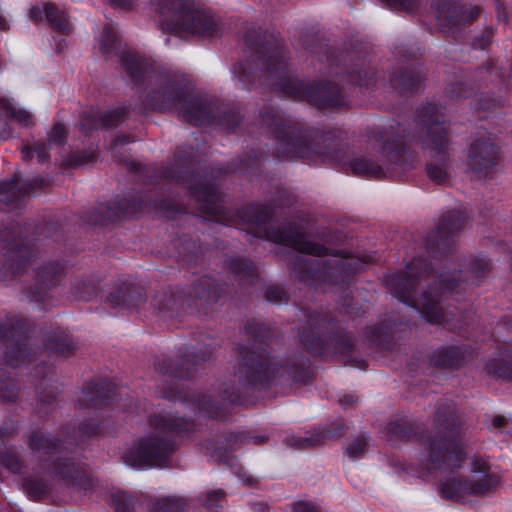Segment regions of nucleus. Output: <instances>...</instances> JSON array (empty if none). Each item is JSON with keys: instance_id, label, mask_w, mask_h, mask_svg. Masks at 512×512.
Returning a JSON list of instances; mask_svg holds the SVG:
<instances>
[{"instance_id": "obj_1", "label": "nucleus", "mask_w": 512, "mask_h": 512, "mask_svg": "<svg viewBox=\"0 0 512 512\" xmlns=\"http://www.w3.org/2000/svg\"><path fill=\"white\" fill-rule=\"evenodd\" d=\"M426 462L429 470H442L448 475L442 480L443 497L464 500L470 495H484L499 484V478L491 472L489 462L481 457L473 458L470 476L462 479L453 470L461 468L467 459L460 427L453 418H446L433 438H426Z\"/></svg>"}, {"instance_id": "obj_2", "label": "nucleus", "mask_w": 512, "mask_h": 512, "mask_svg": "<svg viewBox=\"0 0 512 512\" xmlns=\"http://www.w3.org/2000/svg\"><path fill=\"white\" fill-rule=\"evenodd\" d=\"M261 126L277 138V150L282 159L302 158L315 163L334 161L357 176L376 178L384 175L380 164L364 156L347 159L339 141L330 134H313L297 128L274 108L261 114Z\"/></svg>"}, {"instance_id": "obj_3", "label": "nucleus", "mask_w": 512, "mask_h": 512, "mask_svg": "<svg viewBox=\"0 0 512 512\" xmlns=\"http://www.w3.org/2000/svg\"><path fill=\"white\" fill-rule=\"evenodd\" d=\"M420 259L414 260L407 266L406 272L396 273L388 277L387 286L399 301L414 308L429 323L441 324L449 320L448 314L443 311L442 302L447 299V294H452L457 288H462L460 282L461 271L453 270L441 272L439 275V287L429 288L419 297L416 291L423 287L422 274L418 275L416 270L421 266V271L428 274L427 264L422 268Z\"/></svg>"}, {"instance_id": "obj_4", "label": "nucleus", "mask_w": 512, "mask_h": 512, "mask_svg": "<svg viewBox=\"0 0 512 512\" xmlns=\"http://www.w3.org/2000/svg\"><path fill=\"white\" fill-rule=\"evenodd\" d=\"M259 64L273 76V85L292 98L307 99L317 107H338L345 101L338 86L330 82L305 84L285 73L288 56L278 41L255 43Z\"/></svg>"}, {"instance_id": "obj_5", "label": "nucleus", "mask_w": 512, "mask_h": 512, "mask_svg": "<svg viewBox=\"0 0 512 512\" xmlns=\"http://www.w3.org/2000/svg\"><path fill=\"white\" fill-rule=\"evenodd\" d=\"M265 237L275 243L283 244L293 248L302 254L312 256H326L325 259L316 260L310 263L309 269L301 275V280L309 282L323 281L339 285L347 281L350 274L358 270L353 266V262L347 258L338 255H328L327 249L322 245L307 240L302 234L294 228L287 229H267L264 231Z\"/></svg>"}, {"instance_id": "obj_6", "label": "nucleus", "mask_w": 512, "mask_h": 512, "mask_svg": "<svg viewBox=\"0 0 512 512\" xmlns=\"http://www.w3.org/2000/svg\"><path fill=\"white\" fill-rule=\"evenodd\" d=\"M152 431L140 437L122 459L132 468L143 469L161 466L173 447L170 435H183L194 430V424L185 419L176 420L170 413L154 415L149 420Z\"/></svg>"}, {"instance_id": "obj_7", "label": "nucleus", "mask_w": 512, "mask_h": 512, "mask_svg": "<svg viewBox=\"0 0 512 512\" xmlns=\"http://www.w3.org/2000/svg\"><path fill=\"white\" fill-rule=\"evenodd\" d=\"M153 6L166 33L178 37L218 33L219 23L212 11L192 0H153Z\"/></svg>"}, {"instance_id": "obj_8", "label": "nucleus", "mask_w": 512, "mask_h": 512, "mask_svg": "<svg viewBox=\"0 0 512 512\" xmlns=\"http://www.w3.org/2000/svg\"><path fill=\"white\" fill-rule=\"evenodd\" d=\"M417 122L424 133L422 139L424 149L431 150L435 157H439V162L431 161L427 164V175L436 183H444L449 176L448 173V138L446 129L443 125V117L439 112L437 105L428 104L418 112Z\"/></svg>"}, {"instance_id": "obj_9", "label": "nucleus", "mask_w": 512, "mask_h": 512, "mask_svg": "<svg viewBox=\"0 0 512 512\" xmlns=\"http://www.w3.org/2000/svg\"><path fill=\"white\" fill-rule=\"evenodd\" d=\"M147 105L155 110L176 108L181 116L195 125L210 121L209 105L201 99H192L189 88L175 80H166L147 96Z\"/></svg>"}, {"instance_id": "obj_10", "label": "nucleus", "mask_w": 512, "mask_h": 512, "mask_svg": "<svg viewBox=\"0 0 512 512\" xmlns=\"http://www.w3.org/2000/svg\"><path fill=\"white\" fill-rule=\"evenodd\" d=\"M238 366L239 370L234 376L242 385H267L284 372V367L273 360L264 349L241 350Z\"/></svg>"}, {"instance_id": "obj_11", "label": "nucleus", "mask_w": 512, "mask_h": 512, "mask_svg": "<svg viewBox=\"0 0 512 512\" xmlns=\"http://www.w3.org/2000/svg\"><path fill=\"white\" fill-rule=\"evenodd\" d=\"M51 473L55 479L69 486L85 490L92 486L91 479L84 468L70 458L56 459Z\"/></svg>"}, {"instance_id": "obj_12", "label": "nucleus", "mask_w": 512, "mask_h": 512, "mask_svg": "<svg viewBox=\"0 0 512 512\" xmlns=\"http://www.w3.org/2000/svg\"><path fill=\"white\" fill-rule=\"evenodd\" d=\"M497 163V150L488 139H478L472 143L469 151V166L478 174L487 175L488 170Z\"/></svg>"}, {"instance_id": "obj_13", "label": "nucleus", "mask_w": 512, "mask_h": 512, "mask_svg": "<svg viewBox=\"0 0 512 512\" xmlns=\"http://www.w3.org/2000/svg\"><path fill=\"white\" fill-rule=\"evenodd\" d=\"M30 18L35 22L47 20L53 28L63 33H68L71 30V25L65 12L59 10L54 4L49 2L32 6L30 9Z\"/></svg>"}, {"instance_id": "obj_14", "label": "nucleus", "mask_w": 512, "mask_h": 512, "mask_svg": "<svg viewBox=\"0 0 512 512\" xmlns=\"http://www.w3.org/2000/svg\"><path fill=\"white\" fill-rule=\"evenodd\" d=\"M462 227L460 218L456 212H451L445 216L437 230L429 236L430 247H445L448 243L449 237L455 234Z\"/></svg>"}, {"instance_id": "obj_15", "label": "nucleus", "mask_w": 512, "mask_h": 512, "mask_svg": "<svg viewBox=\"0 0 512 512\" xmlns=\"http://www.w3.org/2000/svg\"><path fill=\"white\" fill-rule=\"evenodd\" d=\"M144 300L143 292L132 284L124 285L108 297L109 303L115 308H137Z\"/></svg>"}, {"instance_id": "obj_16", "label": "nucleus", "mask_w": 512, "mask_h": 512, "mask_svg": "<svg viewBox=\"0 0 512 512\" xmlns=\"http://www.w3.org/2000/svg\"><path fill=\"white\" fill-rule=\"evenodd\" d=\"M466 352L461 346L441 347L433 353L431 360L436 366L453 367L466 359Z\"/></svg>"}, {"instance_id": "obj_17", "label": "nucleus", "mask_w": 512, "mask_h": 512, "mask_svg": "<svg viewBox=\"0 0 512 512\" xmlns=\"http://www.w3.org/2000/svg\"><path fill=\"white\" fill-rule=\"evenodd\" d=\"M401 125L396 123L395 126L391 125L389 130H385L378 135L374 136L373 148L377 149L381 154H393L398 153V147L401 143L399 136H395V133H399Z\"/></svg>"}, {"instance_id": "obj_18", "label": "nucleus", "mask_w": 512, "mask_h": 512, "mask_svg": "<svg viewBox=\"0 0 512 512\" xmlns=\"http://www.w3.org/2000/svg\"><path fill=\"white\" fill-rule=\"evenodd\" d=\"M114 389L115 385L105 380L100 383H93L86 392V395L92 405H104L115 395Z\"/></svg>"}, {"instance_id": "obj_19", "label": "nucleus", "mask_w": 512, "mask_h": 512, "mask_svg": "<svg viewBox=\"0 0 512 512\" xmlns=\"http://www.w3.org/2000/svg\"><path fill=\"white\" fill-rule=\"evenodd\" d=\"M486 369L495 377L512 380V348L506 352L505 357L490 359L486 364Z\"/></svg>"}, {"instance_id": "obj_20", "label": "nucleus", "mask_w": 512, "mask_h": 512, "mask_svg": "<svg viewBox=\"0 0 512 512\" xmlns=\"http://www.w3.org/2000/svg\"><path fill=\"white\" fill-rule=\"evenodd\" d=\"M338 435V433L331 432V430L327 429L326 427L318 428L310 436L297 438L292 442H289V445L296 449H303L309 446L320 445L324 443L327 438L336 437Z\"/></svg>"}, {"instance_id": "obj_21", "label": "nucleus", "mask_w": 512, "mask_h": 512, "mask_svg": "<svg viewBox=\"0 0 512 512\" xmlns=\"http://www.w3.org/2000/svg\"><path fill=\"white\" fill-rule=\"evenodd\" d=\"M123 64L130 76L138 78L144 75L146 65L144 59L134 52H127L122 56Z\"/></svg>"}, {"instance_id": "obj_22", "label": "nucleus", "mask_w": 512, "mask_h": 512, "mask_svg": "<svg viewBox=\"0 0 512 512\" xmlns=\"http://www.w3.org/2000/svg\"><path fill=\"white\" fill-rule=\"evenodd\" d=\"M30 447L43 454H52L59 449V443L54 438L36 433L30 438Z\"/></svg>"}, {"instance_id": "obj_23", "label": "nucleus", "mask_w": 512, "mask_h": 512, "mask_svg": "<svg viewBox=\"0 0 512 512\" xmlns=\"http://www.w3.org/2000/svg\"><path fill=\"white\" fill-rule=\"evenodd\" d=\"M184 508V502L180 498H163L158 500L152 512H181Z\"/></svg>"}, {"instance_id": "obj_24", "label": "nucleus", "mask_w": 512, "mask_h": 512, "mask_svg": "<svg viewBox=\"0 0 512 512\" xmlns=\"http://www.w3.org/2000/svg\"><path fill=\"white\" fill-rule=\"evenodd\" d=\"M6 115L9 119L16 120L20 125L24 127L33 125V117L30 112L24 109L15 108L10 103L7 104Z\"/></svg>"}, {"instance_id": "obj_25", "label": "nucleus", "mask_w": 512, "mask_h": 512, "mask_svg": "<svg viewBox=\"0 0 512 512\" xmlns=\"http://www.w3.org/2000/svg\"><path fill=\"white\" fill-rule=\"evenodd\" d=\"M116 512H130L133 501L126 492L117 491L111 495Z\"/></svg>"}, {"instance_id": "obj_26", "label": "nucleus", "mask_w": 512, "mask_h": 512, "mask_svg": "<svg viewBox=\"0 0 512 512\" xmlns=\"http://www.w3.org/2000/svg\"><path fill=\"white\" fill-rule=\"evenodd\" d=\"M199 286H201V291H199L198 287L195 289V294L199 298L211 299L216 294V289L211 277L203 276L200 278Z\"/></svg>"}, {"instance_id": "obj_27", "label": "nucleus", "mask_w": 512, "mask_h": 512, "mask_svg": "<svg viewBox=\"0 0 512 512\" xmlns=\"http://www.w3.org/2000/svg\"><path fill=\"white\" fill-rule=\"evenodd\" d=\"M22 153L25 158H32L35 154L40 162L46 160L48 157L47 145L42 142L36 143L33 147H24Z\"/></svg>"}, {"instance_id": "obj_28", "label": "nucleus", "mask_w": 512, "mask_h": 512, "mask_svg": "<svg viewBox=\"0 0 512 512\" xmlns=\"http://www.w3.org/2000/svg\"><path fill=\"white\" fill-rule=\"evenodd\" d=\"M367 448V439L365 436H359L352 440L347 447V454L352 458L361 456Z\"/></svg>"}, {"instance_id": "obj_29", "label": "nucleus", "mask_w": 512, "mask_h": 512, "mask_svg": "<svg viewBox=\"0 0 512 512\" xmlns=\"http://www.w3.org/2000/svg\"><path fill=\"white\" fill-rule=\"evenodd\" d=\"M193 405L197 407L200 412H203L210 417H218L214 405L212 404L210 398H207L206 396L193 399Z\"/></svg>"}, {"instance_id": "obj_30", "label": "nucleus", "mask_w": 512, "mask_h": 512, "mask_svg": "<svg viewBox=\"0 0 512 512\" xmlns=\"http://www.w3.org/2000/svg\"><path fill=\"white\" fill-rule=\"evenodd\" d=\"M155 368L157 371L163 374L170 372L171 375H173L175 378H184L189 375L188 371H183L179 368L172 369L170 360H163L162 362L157 363Z\"/></svg>"}, {"instance_id": "obj_31", "label": "nucleus", "mask_w": 512, "mask_h": 512, "mask_svg": "<svg viewBox=\"0 0 512 512\" xmlns=\"http://www.w3.org/2000/svg\"><path fill=\"white\" fill-rule=\"evenodd\" d=\"M116 45V35L110 27L103 29L101 46L104 53H109Z\"/></svg>"}, {"instance_id": "obj_32", "label": "nucleus", "mask_w": 512, "mask_h": 512, "mask_svg": "<svg viewBox=\"0 0 512 512\" xmlns=\"http://www.w3.org/2000/svg\"><path fill=\"white\" fill-rule=\"evenodd\" d=\"M66 139V129L61 123H56L48 133L50 144H61Z\"/></svg>"}, {"instance_id": "obj_33", "label": "nucleus", "mask_w": 512, "mask_h": 512, "mask_svg": "<svg viewBox=\"0 0 512 512\" xmlns=\"http://www.w3.org/2000/svg\"><path fill=\"white\" fill-rule=\"evenodd\" d=\"M25 358V350L20 347L12 348L6 353V360L11 366H16L19 362H25Z\"/></svg>"}, {"instance_id": "obj_34", "label": "nucleus", "mask_w": 512, "mask_h": 512, "mask_svg": "<svg viewBox=\"0 0 512 512\" xmlns=\"http://www.w3.org/2000/svg\"><path fill=\"white\" fill-rule=\"evenodd\" d=\"M232 269L237 275L244 276L252 275L254 267L246 260H237L233 263Z\"/></svg>"}, {"instance_id": "obj_35", "label": "nucleus", "mask_w": 512, "mask_h": 512, "mask_svg": "<svg viewBox=\"0 0 512 512\" xmlns=\"http://www.w3.org/2000/svg\"><path fill=\"white\" fill-rule=\"evenodd\" d=\"M392 9L411 11L417 5V0H384Z\"/></svg>"}, {"instance_id": "obj_36", "label": "nucleus", "mask_w": 512, "mask_h": 512, "mask_svg": "<svg viewBox=\"0 0 512 512\" xmlns=\"http://www.w3.org/2000/svg\"><path fill=\"white\" fill-rule=\"evenodd\" d=\"M290 512H319V507L309 501H298L293 503Z\"/></svg>"}, {"instance_id": "obj_37", "label": "nucleus", "mask_w": 512, "mask_h": 512, "mask_svg": "<svg viewBox=\"0 0 512 512\" xmlns=\"http://www.w3.org/2000/svg\"><path fill=\"white\" fill-rule=\"evenodd\" d=\"M400 82L406 90H413L414 86L420 82V76L409 72L401 76Z\"/></svg>"}, {"instance_id": "obj_38", "label": "nucleus", "mask_w": 512, "mask_h": 512, "mask_svg": "<svg viewBox=\"0 0 512 512\" xmlns=\"http://www.w3.org/2000/svg\"><path fill=\"white\" fill-rule=\"evenodd\" d=\"M224 492L222 490L211 491L207 494L206 506L208 508L218 507L219 502L223 499Z\"/></svg>"}, {"instance_id": "obj_39", "label": "nucleus", "mask_w": 512, "mask_h": 512, "mask_svg": "<svg viewBox=\"0 0 512 512\" xmlns=\"http://www.w3.org/2000/svg\"><path fill=\"white\" fill-rule=\"evenodd\" d=\"M489 269V263L485 259H480L472 264V272L478 277Z\"/></svg>"}, {"instance_id": "obj_40", "label": "nucleus", "mask_w": 512, "mask_h": 512, "mask_svg": "<svg viewBox=\"0 0 512 512\" xmlns=\"http://www.w3.org/2000/svg\"><path fill=\"white\" fill-rule=\"evenodd\" d=\"M26 489L28 491V494L33 498H38L46 492L43 486L34 488L32 487V483H26Z\"/></svg>"}, {"instance_id": "obj_41", "label": "nucleus", "mask_w": 512, "mask_h": 512, "mask_svg": "<svg viewBox=\"0 0 512 512\" xmlns=\"http://www.w3.org/2000/svg\"><path fill=\"white\" fill-rule=\"evenodd\" d=\"M282 292L277 288H268L266 291V298L271 302H278L281 300Z\"/></svg>"}, {"instance_id": "obj_42", "label": "nucleus", "mask_w": 512, "mask_h": 512, "mask_svg": "<svg viewBox=\"0 0 512 512\" xmlns=\"http://www.w3.org/2000/svg\"><path fill=\"white\" fill-rule=\"evenodd\" d=\"M112 6L116 8H124L129 9L132 7L133 3L131 0H108Z\"/></svg>"}, {"instance_id": "obj_43", "label": "nucleus", "mask_w": 512, "mask_h": 512, "mask_svg": "<svg viewBox=\"0 0 512 512\" xmlns=\"http://www.w3.org/2000/svg\"><path fill=\"white\" fill-rule=\"evenodd\" d=\"M1 397L7 401H14L17 398V393H16L15 389H11V390L7 389L6 391L1 393Z\"/></svg>"}, {"instance_id": "obj_44", "label": "nucleus", "mask_w": 512, "mask_h": 512, "mask_svg": "<svg viewBox=\"0 0 512 512\" xmlns=\"http://www.w3.org/2000/svg\"><path fill=\"white\" fill-rule=\"evenodd\" d=\"M18 185L17 181L16 180H11L9 183H2L0 185V193L3 191V190H6L7 192H10L12 190H14V188Z\"/></svg>"}, {"instance_id": "obj_45", "label": "nucleus", "mask_w": 512, "mask_h": 512, "mask_svg": "<svg viewBox=\"0 0 512 512\" xmlns=\"http://www.w3.org/2000/svg\"><path fill=\"white\" fill-rule=\"evenodd\" d=\"M507 419L504 416L497 415L493 418L492 424L494 427H502L506 424Z\"/></svg>"}, {"instance_id": "obj_46", "label": "nucleus", "mask_w": 512, "mask_h": 512, "mask_svg": "<svg viewBox=\"0 0 512 512\" xmlns=\"http://www.w3.org/2000/svg\"><path fill=\"white\" fill-rule=\"evenodd\" d=\"M266 219H267V215L260 214V215H256L254 217V219H251L250 221L255 223L257 226H260L265 223Z\"/></svg>"}, {"instance_id": "obj_47", "label": "nucleus", "mask_w": 512, "mask_h": 512, "mask_svg": "<svg viewBox=\"0 0 512 512\" xmlns=\"http://www.w3.org/2000/svg\"><path fill=\"white\" fill-rule=\"evenodd\" d=\"M233 73L238 75L240 78H243L245 76V70L243 68V65L239 64V65L235 66L233 69ZM241 80L244 81L243 79H241Z\"/></svg>"}, {"instance_id": "obj_48", "label": "nucleus", "mask_w": 512, "mask_h": 512, "mask_svg": "<svg viewBox=\"0 0 512 512\" xmlns=\"http://www.w3.org/2000/svg\"><path fill=\"white\" fill-rule=\"evenodd\" d=\"M162 396L173 400H186L184 396L174 394L173 392L163 393Z\"/></svg>"}, {"instance_id": "obj_49", "label": "nucleus", "mask_w": 512, "mask_h": 512, "mask_svg": "<svg viewBox=\"0 0 512 512\" xmlns=\"http://www.w3.org/2000/svg\"><path fill=\"white\" fill-rule=\"evenodd\" d=\"M9 27L7 20L0 14V30H7Z\"/></svg>"}, {"instance_id": "obj_50", "label": "nucleus", "mask_w": 512, "mask_h": 512, "mask_svg": "<svg viewBox=\"0 0 512 512\" xmlns=\"http://www.w3.org/2000/svg\"><path fill=\"white\" fill-rule=\"evenodd\" d=\"M265 437L264 436H253L250 438V441H252L253 443H256V444H260V443H263L265 441Z\"/></svg>"}, {"instance_id": "obj_51", "label": "nucleus", "mask_w": 512, "mask_h": 512, "mask_svg": "<svg viewBox=\"0 0 512 512\" xmlns=\"http://www.w3.org/2000/svg\"><path fill=\"white\" fill-rule=\"evenodd\" d=\"M342 403L352 404L355 402V398L352 395L344 396L343 399H341Z\"/></svg>"}, {"instance_id": "obj_52", "label": "nucleus", "mask_w": 512, "mask_h": 512, "mask_svg": "<svg viewBox=\"0 0 512 512\" xmlns=\"http://www.w3.org/2000/svg\"><path fill=\"white\" fill-rule=\"evenodd\" d=\"M245 41L249 44V45H254L253 43V35L251 32H248L247 35L245 36Z\"/></svg>"}, {"instance_id": "obj_53", "label": "nucleus", "mask_w": 512, "mask_h": 512, "mask_svg": "<svg viewBox=\"0 0 512 512\" xmlns=\"http://www.w3.org/2000/svg\"><path fill=\"white\" fill-rule=\"evenodd\" d=\"M8 467L13 470V471H17L18 468H19V463L17 461H15V464L14 465H9L8 464Z\"/></svg>"}, {"instance_id": "obj_54", "label": "nucleus", "mask_w": 512, "mask_h": 512, "mask_svg": "<svg viewBox=\"0 0 512 512\" xmlns=\"http://www.w3.org/2000/svg\"><path fill=\"white\" fill-rule=\"evenodd\" d=\"M104 124H105V125H108V126H112V125H115V124H116V121L111 120V119H106V120L104 121Z\"/></svg>"}, {"instance_id": "obj_55", "label": "nucleus", "mask_w": 512, "mask_h": 512, "mask_svg": "<svg viewBox=\"0 0 512 512\" xmlns=\"http://www.w3.org/2000/svg\"><path fill=\"white\" fill-rule=\"evenodd\" d=\"M1 135H2V137H3V138H8V137H10L12 134H11V132H10V131L3 130V131L1 132Z\"/></svg>"}, {"instance_id": "obj_56", "label": "nucleus", "mask_w": 512, "mask_h": 512, "mask_svg": "<svg viewBox=\"0 0 512 512\" xmlns=\"http://www.w3.org/2000/svg\"><path fill=\"white\" fill-rule=\"evenodd\" d=\"M224 393H225V395L223 396V398H227L230 401H234V398L232 397V395H226V393H227L226 391Z\"/></svg>"}, {"instance_id": "obj_57", "label": "nucleus", "mask_w": 512, "mask_h": 512, "mask_svg": "<svg viewBox=\"0 0 512 512\" xmlns=\"http://www.w3.org/2000/svg\"><path fill=\"white\" fill-rule=\"evenodd\" d=\"M24 250H26V247H21V248L18 249L17 253L22 256Z\"/></svg>"}, {"instance_id": "obj_58", "label": "nucleus", "mask_w": 512, "mask_h": 512, "mask_svg": "<svg viewBox=\"0 0 512 512\" xmlns=\"http://www.w3.org/2000/svg\"><path fill=\"white\" fill-rule=\"evenodd\" d=\"M246 213L254 214V208H247Z\"/></svg>"}, {"instance_id": "obj_59", "label": "nucleus", "mask_w": 512, "mask_h": 512, "mask_svg": "<svg viewBox=\"0 0 512 512\" xmlns=\"http://www.w3.org/2000/svg\"><path fill=\"white\" fill-rule=\"evenodd\" d=\"M85 433H87V434H89V435H90V434H94V433H96V430H91V431L86 430V431H85Z\"/></svg>"}]
</instances>
